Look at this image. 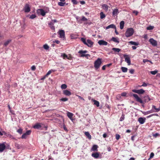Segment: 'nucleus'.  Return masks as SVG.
I'll use <instances>...</instances> for the list:
<instances>
[{"label":"nucleus","mask_w":160,"mask_h":160,"mask_svg":"<svg viewBox=\"0 0 160 160\" xmlns=\"http://www.w3.org/2000/svg\"><path fill=\"white\" fill-rule=\"evenodd\" d=\"M131 96H133L135 98L136 101L140 103L141 104H144L145 102H148L149 101H150L151 99L150 98L149 96L148 95L147 96H145L144 97L145 99H144V101H142V99L140 98L138 95L132 93L131 94Z\"/></svg>","instance_id":"obj_1"},{"label":"nucleus","mask_w":160,"mask_h":160,"mask_svg":"<svg viewBox=\"0 0 160 160\" xmlns=\"http://www.w3.org/2000/svg\"><path fill=\"white\" fill-rule=\"evenodd\" d=\"M134 32V30L132 28H128L125 32V36L127 38L129 37L133 34Z\"/></svg>","instance_id":"obj_2"},{"label":"nucleus","mask_w":160,"mask_h":160,"mask_svg":"<svg viewBox=\"0 0 160 160\" xmlns=\"http://www.w3.org/2000/svg\"><path fill=\"white\" fill-rule=\"evenodd\" d=\"M49 11V8H47L45 11H44L42 9H38L37 10V12L38 13H40L42 16H44L46 13H48Z\"/></svg>","instance_id":"obj_3"},{"label":"nucleus","mask_w":160,"mask_h":160,"mask_svg":"<svg viewBox=\"0 0 160 160\" xmlns=\"http://www.w3.org/2000/svg\"><path fill=\"white\" fill-rule=\"evenodd\" d=\"M101 63V59L99 58L95 62L94 66L96 69H98L99 68Z\"/></svg>","instance_id":"obj_4"},{"label":"nucleus","mask_w":160,"mask_h":160,"mask_svg":"<svg viewBox=\"0 0 160 160\" xmlns=\"http://www.w3.org/2000/svg\"><path fill=\"white\" fill-rule=\"evenodd\" d=\"M58 33L60 35L59 38L64 40L65 39V32L63 30H60Z\"/></svg>","instance_id":"obj_5"},{"label":"nucleus","mask_w":160,"mask_h":160,"mask_svg":"<svg viewBox=\"0 0 160 160\" xmlns=\"http://www.w3.org/2000/svg\"><path fill=\"white\" fill-rule=\"evenodd\" d=\"M87 52V51L86 50H85V51L80 50L79 51L78 53L80 54L81 57H86L88 55H89L88 54H85Z\"/></svg>","instance_id":"obj_6"},{"label":"nucleus","mask_w":160,"mask_h":160,"mask_svg":"<svg viewBox=\"0 0 160 160\" xmlns=\"http://www.w3.org/2000/svg\"><path fill=\"white\" fill-rule=\"evenodd\" d=\"M5 143L4 142L0 143V152H2L6 148V146L5 144Z\"/></svg>","instance_id":"obj_7"},{"label":"nucleus","mask_w":160,"mask_h":160,"mask_svg":"<svg viewBox=\"0 0 160 160\" xmlns=\"http://www.w3.org/2000/svg\"><path fill=\"white\" fill-rule=\"evenodd\" d=\"M119 12L118 9V8H116L115 9L113 10V11L112 12V15L113 17H115V16H117V15Z\"/></svg>","instance_id":"obj_8"},{"label":"nucleus","mask_w":160,"mask_h":160,"mask_svg":"<svg viewBox=\"0 0 160 160\" xmlns=\"http://www.w3.org/2000/svg\"><path fill=\"white\" fill-rule=\"evenodd\" d=\"M24 12H28L30 11V8L29 7V5L28 4H25L24 8Z\"/></svg>","instance_id":"obj_9"},{"label":"nucleus","mask_w":160,"mask_h":160,"mask_svg":"<svg viewBox=\"0 0 160 160\" xmlns=\"http://www.w3.org/2000/svg\"><path fill=\"white\" fill-rule=\"evenodd\" d=\"M124 57L125 58V61L128 64V65H130L131 64V61L130 58L128 55H124Z\"/></svg>","instance_id":"obj_10"},{"label":"nucleus","mask_w":160,"mask_h":160,"mask_svg":"<svg viewBox=\"0 0 160 160\" xmlns=\"http://www.w3.org/2000/svg\"><path fill=\"white\" fill-rule=\"evenodd\" d=\"M149 42L153 46H156L157 45V41L152 38H150L149 40Z\"/></svg>","instance_id":"obj_11"},{"label":"nucleus","mask_w":160,"mask_h":160,"mask_svg":"<svg viewBox=\"0 0 160 160\" xmlns=\"http://www.w3.org/2000/svg\"><path fill=\"white\" fill-rule=\"evenodd\" d=\"M81 40L84 44L87 45L89 47H90V40L88 39L87 40L88 43L86 42L85 39L82 38Z\"/></svg>","instance_id":"obj_12"},{"label":"nucleus","mask_w":160,"mask_h":160,"mask_svg":"<svg viewBox=\"0 0 160 160\" xmlns=\"http://www.w3.org/2000/svg\"><path fill=\"white\" fill-rule=\"evenodd\" d=\"M62 93L64 95L67 96H70L71 95V92L68 90H63Z\"/></svg>","instance_id":"obj_13"},{"label":"nucleus","mask_w":160,"mask_h":160,"mask_svg":"<svg viewBox=\"0 0 160 160\" xmlns=\"http://www.w3.org/2000/svg\"><path fill=\"white\" fill-rule=\"evenodd\" d=\"M98 43L100 45H107L108 43L103 40H100L98 42Z\"/></svg>","instance_id":"obj_14"},{"label":"nucleus","mask_w":160,"mask_h":160,"mask_svg":"<svg viewBox=\"0 0 160 160\" xmlns=\"http://www.w3.org/2000/svg\"><path fill=\"white\" fill-rule=\"evenodd\" d=\"M146 120V118H138V121L139 122V123L141 124H143L145 122Z\"/></svg>","instance_id":"obj_15"},{"label":"nucleus","mask_w":160,"mask_h":160,"mask_svg":"<svg viewBox=\"0 0 160 160\" xmlns=\"http://www.w3.org/2000/svg\"><path fill=\"white\" fill-rule=\"evenodd\" d=\"M92 156L95 158H98L99 156V152H96L92 154Z\"/></svg>","instance_id":"obj_16"},{"label":"nucleus","mask_w":160,"mask_h":160,"mask_svg":"<svg viewBox=\"0 0 160 160\" xmlns=\"http://www.w3.org/2000/svg\"><path fill=\"white\" fill-rule=\"evenodd\" d=\"M41 127V123H37L34 125L33 126V128L34 129H39Z\"/></svg>","instance_id":"obj_17"},{"label":"nucleus","mask_w":160,"mask_h":160,"mask_svg":"<svg viewBox=\"0 0 160 160\" xmlns=\"http://www.w3.org/2000/svg\"><path fill=\"white\" fill-rule=\"evenodd\" d=\"M92 102L93 103V104L94 105H96L97 107H99V102L93 99H92L91 100Z\"/></svg>","instance_id":"obj_18"},{"label":"nucleus","mask_w":160,"mask_h":160,"mask_svg":"<svg viewBox=\"0 0 160 160\" xmlns=\"http://www.w3.org/2000/svg\"><path fill=\"white\" fill-rule=\"evenodd\" d=\"M67 115L68 118H69L72 121L73 120V119H72L73 114L72 113L68 112L67 113Z\"/></svg>","instance_id":"obj_19"},{"label":"nucleus","mask_w":160,"mask_h":160,"mask_svg":"<svg viewBox=\"0 0 160 160\" xmlns=\"http://www.w3.org/2000/svg\"><path fill=\"white\" fill-rule=\"evenodd\" d=\"M48 25L50 28L53 30H54L55 29V27L54 26L53 23L52 22H50L48 23Z\"/></svg>","instance_id":"obj_20"},{"label":"nucleus","mask_w":160,"mask_h":160,"mask_svg":"<svg viewBox=\"0 0 160 160\" xmlns=\"http://www.w3.org/2000/svg\"><path fill=\"white\" fill-rule=\"evenodd\" d=\"M98 147L97 145H94L93 146L92 148V150L94 151L97 152L98 151Z\"/></svg>","instance_id":"obj_21"},{"label":"nucleus","mask_w":160,"mask_h":160,"mask_svg":"<svg viewBox=\"0 0 160 160\" xmlns=\"http://www.w3.org/2000/svg\"><path fill=\"white\" fill-rule=\"evenodd\" d=\"M110 28H112L116 29V27L113 24H111L108 26L107 27H106V29H108Z\"/></svg>","instance_id":"obj_22"},{"label":"nucleus","mask_w":160,"mask_h":160,"mask_svg":"<svg viewBox=\"0 0 160 160\" xmlns=\"http://www.w3.org/2000/svg\"><path fill=\"white\" fill-rule=\"evenodd\" d=\"M102 7L104 10L107 11L109 7L106 4H104L102 5Z\"/></svg>","instance_id":"obj_23"},{"label":"nucleus","mask_w":160,"mask_h":160,"mask_svg":"<svg viewBox=\"0 0 160 160\" xmlns=\"http://www.w3.org/2000/svg\"><path fill=\"white\" fill-rule=\"evenodd\" d=\"M124 25V22L123 21H121L120 23V28L121 29H123Z\"/></svg>","instance_id":"obj_24"},{"label":"nucleus","mask_w":160,"mask_h":160,"mask_svg":"<svg viewBox=\"0 0 160 160\" xmlns=\"http://www.w3.org/2000/svg\"><path fill=\"white\" fill-rule=\"evenodd\" d=\"M111 40L115 42H117V43H118L119 42V40H118V38H115V37H113L112 38Z\"/></svg>","instance_id":"obj_25"},{"label":"nucleus","mask_w":160,"mask_h":160,"mask_svg":"<svg viewBox=\"0 0 160 160\" xmlns=\"http://www.w3.org/2000/svg\"><path fill=\"white\" fill-rule=\"evenodd\" d=\"M56 71V70L53 69H51L46 74V76H48L50 75L52 72H54Z\"/></svg>","instance_id":"obj_26"},{"label":"nucleus","mask_w":160,"mask_h":160,"mask_svg":"<svg viewBox=\"0 0 160 160\" xmlns=\"http://www.w3.org/2000/svg\"><path fill=\"white\" fill-rule=\"evenodd\" d=\"M11 41V40L8 39L4 43V46L5 47H6L9 43Z\"/></svg>","instance_id":"obj_27"},{"label":"nucleus","mask_w":160,"mask_h":160,"mask_svg":"<svg viewBox=\"0 0 160 160\" xmlns=\"http://www.w3.org/2000/svg\"><path fill=\"white\" fill-rule=\"evenodd\" d=\"M121 69L122 72H127L128 70V68H127L124 67H122L121 68Z\"/></svg>","instance_id":"obj_28"},{"label":"nucleus","mask_w":160,"mask_h":160,"mask_svg":"<svg viewBox=\"0 0 160 160\" xmlns=\"http://www.w3.org/2000/svg\"><path fill=\"white\" fill-rule=\"evenodd\" d=\"M81 17L77 16L76 17V18L78 22L79 23H82V22H81Z\"/></svg>","instance_id":"obj_29"},{"label":"nucleus","mask_w":160,"mask_h":160,"mask_svg":"<svg viewBox=\"0 0 160 160\" xmlns=\"http://www.w3.org/2000/svg\"><path fill=\"white\" fill-rule=\"evenodd\" d=\"M145 92V91L142 89L138 90V94H142Z\"/></svg>","instance_id":"obj_30"},{"label":"nucleus","mask_w":160,"mask_h":160,"mask_svg":"<svg viewBox=\"0 0 160 160\" xmlns=\"http://www.w3.org/2000/svg\"><path fill=\"white\" fill-rule=\"evenodd\" d=\"M112 49L116 52H119L120 51L121 49L118 48H112Z\"/></svg>","instance_id":"obj_31"},{"label":"nucleus","mask_w":160,"mask_h":160,"mask_svg":"<svg viewBox=\"0 0 160 160\" xmlns=\"http://www.w3.org/2000/svg\"><path fill=\"white\" fill-rule=\"evenodd\" d=\"M129 43L131 45H135L136 46H137L138 45V43L132 41L129 42Z\"/></svg>","instance_id":"obj_32"},{"label":"nucleus","mask_w":160,"mask_h":160,"mask_svg":"<svg viewBox=\"0 0 160 160\" xmlns=\"http://www.w3.org/2000/svg\"><path fill=\"white\" fill-rule=\"evenodd\" d=\"M100 18L101 19H103V18H105V17L106 16L105 14H104V13H103V12H101L100 13Z\"/></svg>","instance_id":"obj_33"},{"label":"nucleus","mask_w":160,"mask_h":160,"mask_svg":"<svg viewBox=\"0 0 160 160\" xmlns=\"http://www.w3.org/2000/svg\"><path fill=\"white\" fill-rule=\"evenodd\" d=\"M58 4L60 6H64L65 4V2H59L58 3Z\"/></svg>","instance_id":"obj_34"},{"label":"nucleus","mask_w":160,"mask_h":160,"mask_svg":"<svg viewBox=\"0 0 160 160\" xmlns=\"http://www.w3.org/2000/svg\"><path fill=\"white\" fill-rule=\"evenodd\" d=\"M152 108H154L155 110H156V112H158L160 111V107L159 108H156L155 106L152 105Z\"/></svg>","instance_id":"obj_35"},{"label":"nucleus","mask_w":160,"mask_h":160,"mask_svg":"<svg viewBox=\"0 0 160 160\" xmlns=\"http://www.w3.org/2000/svg\"><path fill=\"white\" fill-rule=\"evenodd\" d=\"M61 88L62 89H65L67 88V85L65 84H62L61 85Z\"/></svg>","instance_id":"obj_36"},{"label":"nucleus","mask_w":160,"mask_h":160,"mask_svg":"<svg viewBox=\"0 0 160 160\" xmlns=\"http://www.w3.org/2000/svg\"><path fill=\"white\" fill-rule=\"evenodd\" d=\"M125 118V115L124 114H122L120 118V121H123Z\"/></svg>","instance_id":"obj_37"},{"label":"nucleus","mask_w":160,"mask_h":160,"mask_svg":"<svg viewBox=\"0 0 160 160\" xmlns=\"http://www.w3.org/2000/svg\"><path fill=\"white\" fill-rule=\"evenodd\" d=\"M84 133L85 135L87 136L88 138L90 139V134L89 132H85Z\"/></svg>","instance_id":"obj_38"},{"label":"nucleus","mask_w":160,"mask_h":160,"mask_svg":"<svg viewBox=\"0 0 160 160\" xmlns=\"http://www.w3.org/2000/svg\"><path fill=\"white\" fill-rule=\"evenodd\" d=\"M3 133L4 134V135L5 136V137H8L10 134V132H6L4 131V132Z\"/></svg>","instance_id":"obj_39"},{"label":"nucleus","mask_w":160,"mask_h":160,"mask_svg":"<svg viewBox=\"0 0 160 160\" xmlns=\"http://www.w3.org/2000/svg\"><path fill=\"white\" fill-rule=\"evenodd\" d=\"M43 47L46 50H48L49 48V47L47 44H44L43 46Z\"/></svg>","instance_id":"obj_40"},{"label":"nucleus","mask_w":160,"mask_h":160,"mask_svg":"<svg viewBox=\"0 0 160 160\" xmlns=\"http://www.w3.org/2000/svg\"><path fill=\"white\" fill-rule=\"evenodd\" d=\"M36 17V16L35 14H33L30 15L29 18L31 19H33Z\"/></svg>","instance_id":"obj_41"},{"label":"nucleus","mask_w":160,"mask_h":160,"mask_svg":"<svg viewBox=\"0 0 160 160\" xmlns=\"http://www.w3.org/2000/svg\"><path fill=\"white\" fill-rule=\"evenodd\" d=\"M158 70H155L153 71H151L150 72V73L152 75H154L158 72Z\"/></svg>","instance_id":"obj_42"},{"label":"nucleus","mask_w":160,"mask_h":160,"mask_svg":"<svg viewBox=\"0 0 160 160\" xmlns=\"http://www.w3.org/2000/svg\"><path fill=\"white\" fill-rule=\"evenodd\" d=\"M152 112L151 110H150V111H148L147 112H143V113L144 115H146L147 114L150 113Z\"/></svg>","instance_id":"obj_43"},{"label":"nucleus","mask_w":160,"mask_h":160,"mask_svg":"<svg viewBox=\"0 0 160 160\" xmlns=\"http://www.w3.org/2000/svg\"><path fill=\"white\" fill-rule=\"evenodd\" d=\"M32 131L31 130H29L28 131H27L25 133L26 135H30Z\"/></svg>","instance_id":"obj_44"},{"label":"nucleus","mask_w":160,"mask_h":160,"mask_svg":"<svg viewBox=\"0 0 160 160\" xmlns=\"http://www.w3.org/2000/svg\"><path fill=\"white\" fill-rule=\"evenodd\" d=\"M154 28V27L153 26H150L147 27V29L148 30H152Z\"/></svg>","instance_id":"obj_45"},{"label":"nucleus","mask_w":160,"mask_h":160,"mask_svg":"<svg viewBox=\"0 0 160 160\" xmlns=\"http://www.w3.org/2000/svg\"><path fill=\"white\" fill-rule=\"evenodd\" d=\"M68 100V98H62L60 99V101L62 102H65Z\"/></svg>","instance_id":"obj_46"},{"label":"nucleus","mask_w":160,"mask_h":160,"mask_svg":"<svg viewBox=\"0 0 160 160\" xmlns=\"http://www.w3.org/2000/svg\"><path fill=\"white\" fill-rule=\"evenodd\" d=\"M87 19L84 16H82V18H81V22H82V21H86Z\"/></svg>","instance_id":"obj_47"},{"label":"nucleus","mask_w":160,"mask_h":160,"mask_svg":"<svg viewBox=\"0 0 160 160\" xmlns=\"http://www.w3.org/2000/svg\"><path fill=\"white\" fill-rule=\"evenodd\" d=\"M62 56L63 57V58L64 59L66 58L68 59H69L68 58L67 55L65 54H63L62 55Z\"/></svg>","instance_id":"obj_48"},{"label":"nucleus","mask_w":160,"mask_h":160,"mask_svg":"<svg viewBox=\"0 0 160 160\" xmlns=\"http://www.w3.org/2000/svg\"><path fill=\"white\" fill-rule=\"evenodd\" d=\"M71 1L73 4L74 5H76L78 3L76 0H72Z\"/></svg>","instance_id":"obj_49"},{"label":"nucleus","mask_w":160,"mask_h":160,"mask_svg":"<svg viewBox=\"0 0 160 160\" xmlns=\"http://www.w3.org/2000/svg\"><path fill=\"white\" fill-rule=\"evenodd\" d=\"M116 138L117 140H118L120 138V135L118 134H116Z\"/></svg>","instance_id":"obj_50"},{"label":"nucleus","mask_w":160,"mask_h":160,"mask_svg":"<svg viewBox=\"0 0 160 160\" xmlns=\"http://www.w3.org/2000/svg\"><path fill=\"white\" fill-rule=\"evenodd\" d=\"M22 130L21 128H19L17 131V132L20 134H21L22 133Z\"/></svg>","instance_id":"obj_51"},{"label":"nucleus","mask_w":160,"mask_h":160,"mask_svg":"<svg viewBox=\"0 0 160 160\" xmlns=\"http://www.w3.org/2000/svg\"><path fill=\"white\" fill-rule=\"evenodd\" d=\"M8 137H9V138H11V139H15V138L14 137V136H13L10 133L9 134V135Z\"/></svg>","instance_id":"obj_52"},{"label":"nucleus","mask_w":160,"mask_h":160,"mask_svg":"<svg viewBox=\"0 0 160 160\" xmlns=\"http://www.w3.org/2000/svg\"><path fill=\"white\" fill-rule=\"evenodd\" d=\"M143 62L144 63H145L147 62H150L151 63H152V62L148 59H144L143 60Z\"/></svg>","instance_id":"obj_53"},{"label":"nucleus","mask_w":160,"mask_h":160,"mask_svg":"<svg viewBox=\"0 0 160 160\" xmlns=\"http://www.w3.org/2000/svg\"><path fill=\"white\" fill-rule=\"evenodd\" d=\"M154 156V154L153 152L151 153L150 156V158L148 159V160H150V158H152Z\"/></svg>","instance_id":"obj_54"},{"label":"nucleus","mask_w":160,"mask_h":160,"mask_svg":"<svg viewBox=\"0 0 160 160\" xmlns=\"http://www.w3.org/2000/svg\"><path fill=\"white\" fill-rule=\"evenodd\" d=\"M15 146L18 149H19L20 148V145L16 143L15 144Z\"/></svg>","instance_id":"obj_55"},{"label":"nucleus","mask_w":160,"mask_h":160,"mask_svg":"<svg viewBox=\"0 0 160 160\" xmlns=\"http://www.w3.org/2000/svg\"><path fill=\"white\" fill-rule=\"evenodd\" d=\"M76 96L79 99L82 100L84 101V99L82 97H81V96H79L78 95H76Z\"/></svg>","instance_id":"obj_56"},{"label":"nucleus","mask_w":160,"mask_h":160,"mask_svg":"<svg viewBox=\"0 0 160 160\" xmlns=\"http://www.w3.org/2000/svg\"><path fill=\"white\" fill-rule=\"evenodd\" d=\"M36 68L35 66L33 65L31 67V69L32 70L34 71L35 70Z\"/></svg>","instance_id":"obj_57"},{"label":"nucleus","mask_w":160,"mask_h":160,"mask_svg":"<svg viewBox=\"0 0 160 160\" xmlns=\"http://www.w3.org/2000/svg\"><path fill=\"white\" fill-rule=\"evenodd\" d=\"M27 135L25 134V133H24L22 136V138H26V136Z\"/></svg>","instance_id":"obj_58"},{"label":"nucleus","mask_w":160,"mask_h":160,"mask_svg":"<svg viewBox=\"0 0 160 160\" xmlns=\"http://www.w3.org/2000/svg\"><path fill=\"white\" fill-rule=\"evenodd\" d=\"M154 115H157V116H158V114H151L150 115H149V116L147 117V118H150V117H151Z\"/></svg>","instance_id":"obj_59"},{"label":"nucleus","mask_w":160,"mask_h":160,"mask_svg":"<svg viewBox=\"0 0 160 160\" xmlns=\"http://www.w3.org/2000/svg\"><path fill=\"white\" fill-rule=\"evenodd\" d=\"M127 95V93L126 92H123L121 94V96L123 97H125Z\"/></svg>","instance_id":"obj_60"},{"label":"nucleus","mask_w":160,"mask_h":160,"mask_svg":"<svg viewBox=\"0 0 160 160\" xmlns=\"http://www.w3.org/2000/svg\"><path fill=\"white\" fill-rule=\"evenodd\" d=\"M53 43L55 42L57 44H59L60 43V42L58 40H55L54 41H53Z\"/></svg>","instance_id":"obj_61"},{"label":"nucleus","mask_w":160,"mask_h":160,"mask_svg":"<svg viewBox=\"0 0 160 160\" xmlns=\"http://www.w3.org/2000/svg\"><path fill=\"white\" fill-rule=\"evenodd\" d=\"M129 72L131 74H133L134 72V70L133 69H131L129 70Z\"/></svg>","instance_id":"obj_62"},{"label":"nucleus","mask_w":160,"mask_h":160,"mask_svg":"<svg viewBox=\"0 0 160 160\" xmlns=\"http://www.w3.org/2000/svg\"><path fill=\"white\" fill-rule=\"evenodd\" d=\"M132 12L133 13L135 14L136 15H137L138 13V12L137 11L135 10L133 11Z\"/></svg>","instance_id":"obj_63"},{"label":"nucleus","mask_w":160,"mask_h":160,"mask_svg":"<svg viewBox=\"0 0 160 160\" xmlns=\"http://www.w3.org/2000/svg\"><path fill=\"white\" fill-rule=\"evenodd\" d=\"M132 92L138 93V90L137 89H132Z\"/></svg>","instance_id":"obj_64"}]
</instances>
